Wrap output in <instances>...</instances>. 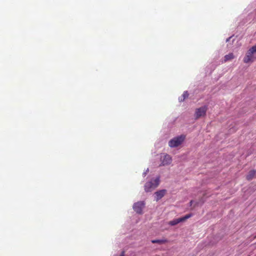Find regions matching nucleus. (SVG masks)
Returning a JSON list of instances; mask_svg holds the SVG:
<instances>
[{"label": "nucleus", "mask_w": 256, "mask_h": 256, "mask_svg": "<svg viewBox=\"0 0 256 256\" xmlns=\"http://www.w3.org/2000/svg\"><path fill=\"white\" fill-rule=\"evenodd\" d=\"M255 53H256V45L254 46L248 50L244 58V62L246 64L252 62L256 58L254 56Z\"/></svg>", "instance_id": "nucleus-1"}, {"label": "nucleus", "mask_w": 256, "mask_h": 256, "mask_svg": "<svg viewBox=\"0 0 256 256\" xmlns=\"http://www.w3.org/2000/svg\"><path fill=\"white\" fill-rule=\"evenodd\" d=\"M160 182V177H157L154 180L146 182L144 186L145 192H150L153 190L159 185Z\"/></svg>", "instance_id": "nucleus-2"}, {"label": "nucleus", "mask_w": 256, "mask_h": 256, "mask_svg": "<svg viewBox=\"0 0 256 256\" xmlns=\"http://www.w3.org/2000/svg\"><path fill=\"white\" fill-rule=\"evenodd\" d=\"M184 138L185 136L182 135L174 138L169 142L168 145L171 148L178 146L183 142Z\"/></svg>", "instance_id": "nucleus-3"}, {"label": "nucleus", "mask_w": 256, "mask_h": 256, "mask_svg": "<svg viewBox=\"0 0 256 256\" xmlns=\"http://www.w3.org/2000/svg\"><path fill=\"white\" fill-rule=\"evenodd\" d=\"M208 110V106H204L200 108H198L195 110L194 118L196 120L201 117L204 116Z\"/></svg>", "instance_id": "nucleus-4"}, {"label": "nucleus", "mask_w": 256, "mask_h": 256, "mask_svg": "<svg viewBox=\"0 0 256 256\" xmlns=\"http://www.w3.org/2000/svg\"><path fill=\"white\" fill-rule=\"evenodd\" d=\"M192 216V214H188L183 217L174 219L171 221H170L168 224L170 226H175L180 222H184L186 220L190 218Z\"/></svg>", "instance_id": "nucleus-5"}, {"label": "nucleus", "mask_w": 256, "mask_h": 256, "mask_svg": "<svg viewBox=\"0 0 256 256\" xmlns=\"http://www.w3.org/2000/svg\"><path fill=\"white\" fill-rule=\"evenodd\" d=\"M160 162L161 164L160 166L170 164L172 162V157L168 154H164L160 157Z\"/></svg>", "instance_id": "nucleus-6"}, {"label": "nucleus", "mask_w": 256, "mask_h": 256, "mask_svg": "<svg viewBox=\"0 0 256 256\" xmlns=\"http://www.w3.org/2000/svg\"><path fill=\"white\" fill-rule=\"evenodd\" d=\"M144 203L143 202H138L134 204L133 208L138 214H142V209L144 207Z\"/></svg>", "instance_id": "nucleus-7"}, {"label": "nucleus", "mask_w": 256, "mask_h": 256, "mask_svg": "<svg viewBox=\"0 0 256 256\" xmlns=\"http://www.w3.org/2000/svg\"><path fill=\"white\" fill-rule=\"evenodd\" d=\"M166 194V190H162L158 191H157L154 193L155 199L156 202L161 199Z\"/></svg>", "instance_id": "nucleus-8"}, {"label": "nucleus", "mask_w": 256, "mask_h": 256, "mask_svg": "<svg viewBox=\"0 0 256 256\" xmlns=\"http://www.w3.org/2000/svg\"><path fill=\"white\" fill-rule=\"evenodd\" d=\"M256 174V171L255 170H251L249 172L246 176V180H250L254 178Z\"/></svg>", "instance_id": "nucleus-9"}, {"label": "nucleus", "mask_w": 256, "mask_h": 256, "mask_svg": "<svg viewBox=\"0 0 256 256\" xmlns=\"http://www.w3.org/2000/svg\"><path fill=\"white\" fill-rule=\"evenodd\" d=\"M234 56L232 53H229L228 54L224 56L223 62H226L228 60H230L234 59Z\"/></svg>", "instance_id": "nucleus-10"}, {"label": "nucleus", "mask_w": 256, "mask_h": 256, "mask_svg": "<svg viewBox=\"0 0 256 256\" xmlns=\"http://www.w3.org/2000/svg\"><path fill=\"white\" fill-rule=\"evenodd\" d=\"M188 96H189V94H188V91L184 92L183 94H182V96L179 98L180 101V102L184 101L186 98H188Z\"/></svg>", "instance_id": "nucleus-11"}, {"label": "nucleus", "mask_w": 256, "mask_h": 256, "mask_svg": "<svg viewBox=\"0 0 256 256\" xmlns=\"http://www.w3.org/2000/svg\"><path fill=\"white\" fill-rule=\"evenodd\" d=\"M167 240H152V243L155 244L158 243L160 244H162L166 242Z\"/></svg>", "instance_id": "nucleus-12"}, {"label": "nucleus", "mask_w": 256, "mask_h": 256, "mask_svg": "<svg viewBox=\"0 0 256 256\" xmlns=\"http://www.w3.org/2000/svg\"><path fill=\"white\" fill-rule=\"evenodd\" d=\"M148 171H149L148 168H147L146 172H144L143 175L144 176H146V174L148 172Z\"/></svg>", "instance_id": "nucleus-13"}, {"label": "nucleus", "mask_w": 256, "mask_h": 256, "mask_svg": "<svg viewBox=\"0 0 256 256\" xmlns=\"http://www.w3.org/2000/svg\"><path fill=\"white\" fill-rule=\"evenodd\" d=\"M120 256H124V252H122L121 253V254H120Z\"/></svg>", "instance_id": "nucleus-14"}, {"label": "nucleus", "mask_w": 256, "mask_h": 256, "mask_svg": "<svg viewBox=\"0 0 256 256\" xmlns=\"http://www.w3.org/2000/svg\"><path fill=\"white\" fill-rule=\"evenodd\" d=\"M192 202H193V200H190V206L192 205Z\"/></svg>", "instance_id": "nucleus-15"}, {"label": "nucleus", "mask_w": 256, "mask_h": 256, "mask_svg": "<svg viewBox=\"0 0 256 256\" xmlns=\"http://www.w3.org/2000/svg\"><path fill=\"white\" fill-rule=\"evenodd\" d=\"M230 38H228V39L226 40V42L228 41V40H229L230 39Z\"/></svg>", "instance_id": "nucleus-16"}, {"label": "nucleus", "mask_w": 256, "mask_h": 256, "mask_svg": "<svg viewBox=\"0 0 256 256\" xmlns=\"http://www.w3.org/2000/svg\"><path fill=\"white\" fill-rule=\"evenodd\" d=\"M254 238H256V236H254Z\"/></svg>", "instance_id": "nucleus-17"}]
</instances>
